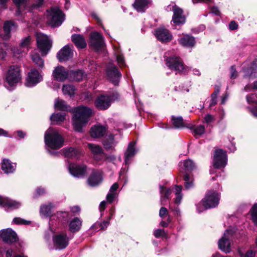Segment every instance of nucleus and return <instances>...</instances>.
<instances>
[{"mask_svg":"<svg viewBox=\"0 0 257 257\" xmlns=\"http://www.w3.org/2000/svg\"><path fill=\"white\" fill-rule=\"evenodd\" d=\"M57 218L58 222L61 223L62 224H65L68 222L70 217L69 214L68 212L60 211L58 212L56 214L53 215L50 218L49 221V229L51 232H53V220Z\"/></svg>","mask_w":257,"mask_h":257,"instance_id":"20","label":"nucleus"},{"mask_svg":"<svg viewBox=\"0 0 257 257\" xmlns=\"http://www.w3.org/2000/svg\"><path fill=\"white\" fill-rule=\"evenodd\" d=\"M166 64L168 68L177 72H184L186 68L181 59L176 56H168L167 53L165 55Z\"/></svg>","mask_w":257,"mask_h":257,"instance_id":"9","label":"nucleus"},{"mask_svg":"<svg viewBox=\"0 0 257 257\" xmlns=\"http://www.w3.org/2000/svg\"><path fill=\"white\" fill-rule=\"evenodd\" d=\"M73 112L72 121L73 128L76 132H82L83 127L87 123L92 114V110L89 107L80 105L74 108Z\"/></svg>","mask_w":257,"mask_h":257,"instance_id":"1","label":"nucleus"},{"mask_svg":"<svg viewBox=\"0 0 257 257\" xmlns=\"http://www.w3.org/2000/svg\"><path fill=\"white\" fill-rule=\"evenodd\" d=\"M151 3V0H136L133 6L137 12L143 13Z\"/></svg>","mask_w":257,"mask_h":257,"instance_id":"32","label":"nucleus"},{"mask_svg":"<svg viewBox=\"0 0 257 257\" xmlns=\"http://www.w3.org/2000/svg\"><path fill=\"white\" fill-rule=\"evenodd\" d=\"M0 237L4 242L8 244L15 242L18 239L15 231L10 228L1 230Z\"/></svg>","mask_w":257,"mask_h":257,"instance_id":"18","label":"nucleus"},{"mask_svg":"<svg viewBox=\"0 0 257 257\" xmlns=\"http://www.w3.org/2000/svg\"><path fill=\"white\" fill-rule=\"evenodd\" d=\"M136 143L131 142L128 144L127 150L125 153V163L128 165L130 161L137 153V150L135 148Z\"/></svg>","mask_w":257,"mask_h":257,"instance_id":"29","label":"nucleus"},{"mask_svg":"<svg viewBox=\"0 0 257 257\" xmlns=\"http://www.w3.org/2000/svg\"><path fill=\"white\" fill-rule=\"evenodd\" d=\"M251 219L253 222L257 226V203H255L251 210Z\"/></svg>","mask_w":257,"mask_h":257,"instance_id":"53","label":"nucleus"},{"mask_svg":"<svg viewBox=\"0 0 257 257\" xmlns=\"http://www.w3.org/2000/svg\"><path fill=\"white\" fill-rule=\"evenodd\" d=\"M114 136L112 134H109L105 138L103 141V145L106 150L113 149L116 145L114 141Z\"/></svg>","mask_w":257,"mask_h":257,"instance_id":"39","label":"nucleus"},{"mask_svg":"<svg viewBox=\"0 0 257 257\" xmlns=\"http://www.w3.org/2000/svg\"><path fill=\"white\" fill-rule=\"evenodd\" d=\"M106 75L109 81L114 85H117L119 83L121 74L117 68L111 65L107 67Z\"/></svg>","mask_w":257,"mask_h":257,"instance_id":"17","label":"nucleus"},{"mask_svg":"<svg viewBox=\"0 0 257 257\" xmlns=\"http://www.w3.org/2000/svg\"><path fill=\"white\" fill-rule=\"evenodd\" d=\"M238 252L240 257H254V252L251 250H248L245 254H243L240 250H238Z\"/></svg>","mask_w":257,"mask_h":257,"instance_id":"60","label":"nucleus"},{"mask_svg":"<svg viewBox=\"0 0 257 257\" xmlns=\"http://www.w3.org/2000/svg\"><path fill=\"white\" fill-rule=\"evenodd\" d=\"M227 156L226 152L222 149L215 151L213 159V166L215 169L224 168L227 165Z\"/></svg>","mask_w":257,"mask_h":257,"instance_id":"10","label":"nucleus"},{"mask_svg":"<svg viewBox=\"0 0 257 257\" xmlns=\"http://www.w3.org/2000/svg\"><path fill=\"white\" fill-rule=\"evenodd\" d=\"M17 25L13 21H7L4 25V34L2 36L3 39L7 40L11 37V33L17 30Z\"/></svg>","mask_w":257,"mask_h":257,"instance_id":"27","label":"nucleus"},{"mask_svg":"<svg viewBox=\"0 0 257 257\" xmlns=\"http://www.w3.org/2000/svg\"><path fill=\"white\" fill-rule=\"evenodd\" d=\"M44 141L46 145L52 149H59L64 144V139L58 132L50 127L45 134Z\"/></svg>","mask_w":257,"mask_h":257,"instance_id":"4","label":"nucleus"},{"mask_svg":"<svg viewBox=\"0 0 257 257\" xmlns=\"http://www.w3.org/2000/svg\"><path fill=\"white\" fill-rule=\"evenodd\" d=\"M112 102V97L107 94H101L98 96L94 102L95 106L99 110L108 109Z\"/></svg>","mask_w":257,"mask_h":257,"instance_id":"15","label":"nucleus"},{"mask_svg":"<svg viewBox=\"0 0 257 257\" xmlns=\"http://www.w3.org/2000/svg\"><path fill=\"white\" fill-rule=\"evenodd\" d=\"M42 76L36 69H32L28 73L25 85L29 87L35 86L42 80Z\"/></svg>","mask_w":257,"mask_h":257,"instance_id":"16","label":"nucleus"},{"mask_svg":"<svg viewBox=\"0 0 257 257\" xmlns=\"http://www.w3.org/2000/svg\"><path fill=\"white\" fill-rule=\"evenodd\" d=\"M246 62L243 64L242 67V71L244 74V78H254L257 77V60H254L250 64V66L248 68H245Z\"/></svg>","mask_w":257,"mask_h":257,"instance_id":"23","label":"nucleus"},{"mask_svg":"<svg viewBox=\"0 0 257 257\" xmlns=\"http://www.w3.org/2000/svg\"><path fill=\"white\" fill-rule=\"evenodd\" d=\"M154 235L156 238H159L161 236H164L167 238V234L164 229H157L154 231Z\"/></svg>","mask_w":257,"mask_h":257,"instance_id":"56","label":"nucleus"},{"mask_svg":"<svg viewBox=\"0 0 257 257\" xmlns=\"http://www.w3.org/2000/svg\"><path fill=\"white\" fill-rule=\"evenodd\" d=\"M36 37L38 48L42 56H45L52 47V42L47 35L41 33H37Z\"/></svg>","mask_w":257,"mask_h":257,"instance_id":"8","label":"nucleus"},{"mask_svg":"<svg viewBox=\"0 0 257 257\" xmlns=\"http://www.w3.org/2000/svg\"><path fill=\"white\" fill-rule=\"evenodd\" d=\"M173 189L175 190L176 197L174 202L171 203L170 204L169 208L174 214L179 215L180 214V210L178 206L182 199V194L181 193L182 186L181 185H175Z\"/></svg>","mask_w":257,"mask_h":257,"instance_id":"14","label":"nucleus"},{"mask_svg":"<svg viewBox=\"0 0 257 257\" xmlns=\"http://www.w3.org/2000/svg\"><path fill=\"white\" fill-rule=\"evenodd\" d=\"M246 98L248 103H253L255 105L254 107L250 108L249 111L253 116L257 117V94L253 93L247 95Z\"/></svg>","mask_w":257,"mask_h":257,"instance_id":"31","label":"nucleus"},{"mask_svg":"<svg viewBox=\"0 0 257 257\" xmlns=\"http://www.w3.org/2000/svg\"><path fill=\"white\" fill-rule=\"evenodd\" d=\"M71 77L75 81H79L85 77V74L82 70H78L73 71L70 74Z\"/></svg>","mask_w":257,"mask_h":257,"instance_id":"48","label":"nucleus"},{"mask_svg":"<svg viewBox=\"0 0 257 257\" xmlns=\"http://www.w3.org/2000/svg\"><path fill=\"white\" fill-rule=\"evenodd\" d=\"M178 42L183 46L192 47L196 43L195 38L189 35H185L183 37L178 39Z\"/></svg>","mask_w":257,"mask_h":257,"instance_id":"33","label":"nucleus"},{"mask_svg":"<svg viewBox=\"0 0 257 257\" xmlns=\"http://www.w3.org/2000/svg\"><path fill=\"white\" fill-rule=\"evenodd\" d=\"M214 120V117L213 115L210 114H207L204 117V122L209 124L210 123Z\"/></svg>","mask_w":257,"mask_h":257,"instance_id":"59","label":"nucleus"},{"mask_svg":"<svg viewBox=\"0 0 257 257\" xmlns=\"http://www.w3.org/2000/svg\"><path fill=\"white\" fill-rule=\"evenodd\" d=\"M219 195L215 191H208L205 197L196 205L197 212L201 213L206 209L216 207L219 204Z\"/></svg>","mask_w":257,"mask_h":257,"instance_id":"3","label":"nucleus"},{"mask_svg":"<svg viewBox=\"0 0 257 257\" xmlns=\"http://www.w3.org/2000/svg\"><path fill=\"white\" fill-rule=\"evenodd\" d=\"M238 27V24L234 21H231L229 24V28L231 30H237Z\"/></svg>","mask_w":257,"mask_h":257,"instance_id":"63","label":"nucleus"},{"mask_svg":"<svg viewBox=\"0 0 257 257\" xmlns=\"http://www.w3.org/2000/svg\"><path fill=\"white\" fill-rule=\"evenodd\" d=\"M167 11H172L174 13L172 21L176 26L183 25L185 22V18L183 15V11L178 8L175 4L169 5L167 8Z\"/></svg>","mask_w":257,"mask_h":257,"instance_id":"11","label":"nucleus"},{"mask_svg":"<svg viewBox=\"0 0 257 257\" xmlns=\"http://www.w3.org/2000/svg\"><path fill=\"white\" fill-rule=\"evenodd\" d=\"M44 0H36L30 7H27V10H26L29 12L38 9L42 6Z\"/></svg>","mask_w":257,"mask_h":257,"instance_id":"52","label":"nucleus"},{"mask_svg":"<svg viewBox=\"0 0 257 257\" xmlns=\"http://www.w3.org/2000/svg\"><path fill=\"white\" fill-rule=\"evenodd\" d=\"M73 56V51L69 45L63 47L57 54V57L60 62L68 60Z\"/></svg>","mask_w":257,"mask_h":257,"instance_id":"24","label":"nucleus"},{"mask_svg":"<svg viewBox=\"0 0 257 257\" xmlns=\"http://www.w3.org/2000/svg\"><path fill=\"white\" fill-rule=\"evenodd\" d=\"M112 214L107 218L106 220H104L102 222L96 223L95 225H98L101 229L104 230L109 224V220L111 218Z\"/></svg>","mask_w":257,"mask_h":257,"instance_id":"55","label":"nucleus"},{"mask_svg":"<svg viewBox=\"0 0 257 257\" xmlns=\"http://www.w3.org/2000/svg\"><path fill=\"white\" fill-rule=\"evenodd\" d=\"M172 121L174 127L176 128H181L184 127H189V125H187L185 122L184 121L181 116H172Z\"/></svg>","mask_w":257,"mask_h":257,"instance_id":"41","label":"nucleus"},{"mask_svg":"<svg viewBox=\"0 0 257 257\" xmlns=\"http://www.w3.org/2000/svg\"><path fill=\"white\" fill-rule=\"evenodd\" d=\"M53 205L51 203H48L47 204H43L41 206L40 208V213L41 216L45 217H51L52 212V208Z\"/></svg>","mask_w":257,"mask_h":257,"instance_id":"36","label":"nucleus"},{"mask_svg":"<svg viewBox=\"0 0 257 257\" xmlns=\"http://www.w3.org/2000/svg\"><path fill=\"white\" fill-rule=\"evenodd\" d=\"M47 13L48 21L52 27L60 26L64 21V14L58 7H52Z\"/></svg>","mask_w":257,"mask_h":257,"instance_id":"6","label":"nucleus"},{"mask_svg":"<svg viewBox=\"0 0 257 257\" xmlns=\"http://www.w3.org/2000/svg\"><path fill=\"white\" fill-rule=\"evenodd\" d=\"M116 196V193H111L109 192L106 196V199L107 202L109 203H111L114 200Z\"/></svg>","mask_w":257,"mask_h":257,"instance_id":"61","label":"nucleus"},{"mask_svg":"<svg viewBox=\"0 0 257 257\" xmlns=\"http://www.w3.org/2000/svg\"><path fill=\"white\" fill-rule=\"evenodd\" d=\"M82 225V221L78 217L73 218L69 223V230L72 233L79 231Z\"/></svg>","mask_w":257,"mask_h":257,"instance_id":"35","label":"nucleus"},{"mask_svg":"<svg viewBox=\"0 0 257 257\" xmlns=\"http://www.w3.org/2000/svg\"><path fill=\"white\" fill-rule=\"evenodd\" d=\"M106 128L100 125H96L92 127L90 131V134L92 137L97 138H100L105 134Z\"/></svg>","mask_w":257,"mask_h":257,"instance_id":"30","label":"nucleus"},{"mask_svg":"<svg viewBox=\"0 0 257 257\" xmlns=\"http://www.w3.org/2000/svg\"><path fill=\"white\" fill-rule=\"evenodd\" d=\"M13 222L17 224H25L28 225L30 224V221L26 220L20 217H15L14 218Z\"/></svg>","mask_w":257,"mask_h":257,"instance_id":"57","label":"nucleus"},{"mask_svg":"<svg viewBox=\"0 0 257 257\" xmlns=\"http://www.w3.org/2000/svg\"><path fill=\"white\" fill-rule=\"evenodd\" d=\"M53 235L52 236L53 247L50 249L55 250H62L66 248L69 244L70 241L72 238L68 235L66 231H60L55 232L53 229Z\"/></svg>","mask_w":257,"mask_h":257,"instance_id":"5","label":"nucleus"},{"mask_svg":"<svg viewBox=\"0 0 257 257\" xmlns=\"http://www.w3.org/2000/svg\"><path fill=\"white\" fill-rule=\"evenodd\" d=\"M31 42L32 38L30 36H27L22 39L20 44L21 50L18 52V53L20 54L22 52H27L29 49L31 48Z\"/></svg>","mask_w":257,"mask_h":257,"instance_id":"38","label":"nucleus"},{"mask_svg":"<svg viewBox=\"0 0 257 257\" xmlns=\"http://www.w3.org/2000/svg\"><path fill=\"white\" fill-rule=\"evenodd\" d=\"M234 231L229 229L225 231L223 235L218 241V248L225 253H229L231 251V244L234 238Z\"/></svg>","mask_w":257,"mask_h":257,"instance_id":"7","label":"nucleus"},{"mask_svg":"<svg viewBox=\"0 0 257 257\" xmlns=\"http://www.w3.org/2000/svg\"><path fill=\"white\" fill-rule=\"evenodd\" d=\"M155 35L157 39L162 43L170 42L173 38L170 31L164 28H159L155 31Z\"/></svg>","mask_w":257,"mask_h":257,"instance_id":"21","label":"nucleus"},{"mask_svg":"<svg viewBox=\"0 0 257 257\" xmlns=\"http://www.w3.org/2000/svg\"><path fill=\"white\" fill-rule=\"evenodd\" d=\"M0 206L13 210L20 207L21 203L20 202L11 199L8 197L0 196Z\"/></svg>","mask_w":257,"mask_h":257,"instance_id":"25","label":"nucleus"},{"mask_svg":"<svg viewBox=\"0 0 257 257\" xmlns=\"http://www.w3.org/2000/svg\"><path fill=\"white\" fill-rule=\"evenodd\" d=\"M160 192L161 195L160 201L162 205H164V201L166 199H170V195L172 192L170 188H167L162 185H160Z\"/></svg>","mask_w":257,"mask_h":257,"instance_id":"40","label":"nucleus"},{"mask_svg":"<svg viewBox=\"0 0 257 257\" xmlns=\"http://www.w3.org/2000/svg\"><path fill=\"white\" fill-rule=\"evenodd\" d=\"M1 50L0 51V57L4 59L7 55V51L9 50V46L7 43L4 42L1 46Z\"/></svg>","mask_w":257,"mask_h":257,"instance_id":"54","label":"nucleus"},{"mask_svg":"<svg viewBox=\"0 0 257 257\" xmlns=\"http://www.w3.org/2000/svg\"><path fill=\"white\" fill-rule=\"evenodd\" d=\"M184 180L185 188L186 189H190L193 187V179L189 174H186L184 175Z\"/></svg>","mask_w":257,"mask_h":257,"instance_id":"49","label":"nucleus"},{"mask_svg":"<svg viewBox=\"0 0 257 257\" xmlns=\"http://www.w3.org/2000/svg\"><path fill=\"white\" fill-rule=\"evenodd\" d=\"M1 168L5 173H11L15 171L16 165L13 164L9 160L5 159L2 161Z\"/></svg>","mask_w":257,"mask_h":257,"instance_id":"37","label":"nucleus"},{"mask_svg":"<svg viewBox=\"0 0 257 257\" xmlns=\"http://www.w3.org/2000/svg\"><path fill=\"white\" fill-rule=\"evenodd\" d=\"M102 180V172L101 171L93 170L87 179V182L89 186L95 187L100 184Z\"/></svg>","mask_w":257,"mask_h":257,"instance_id":"22","label":"nucleus"},{"mask_svg":"<svg viewBox=\"0 0 257 257\" xmlns=\"http://www.w3.org/2000/svg\"><path fill=\"white\" fill-rule=\"evenodd\" d=\"M22 80L20 68L18 66H11L5 76L4 86L10 91L13 90Z\"/></svg>","mask_w":257,"mask_h":257,"instance_id":"2","label":"nucleus"},{"mask_svg":"<svg viewBox=\"0 0 257 257\" xmlns=\"http://www.w3.org/2000/svg\"><path fill=\"white\" fill-rule=\"evenodd\" d=\"M46 193V190L42 187H38L35 193L34 194V197L37 198L40 196L43 195Z\"/></svg>","mask_w":257,"mask_h":257,"instance_id":"58","label":"nucleus"},{"mask_svg":"<svg viewBox=\"0 0 257 257\" xmlns=\"http://www.w3.org/2000/svg\"><path fill=\"white\" fill-rule=\"evenodd\" d=\"M71 41L78 49H84L87 46L84 37L80 34H73L71 36Z\"/></svg>","mask_w":257,"mask_h":257,"instance_id":"28","label":"nucleus"},{"mask_svg":"<svg viewBox=\"0 0 257 257\" xmlns=\"http://www.w3.org/2000/svg\"><path fill=\"white\" fill-rule=\"evenodd\" d=\"M68 170L69 173L74 177L82 178L86 175V166L83 164H70Z\"/></svg>","mask_w":257,"mask_h":257,"instance_id":"19","label":"nucleus"},{"mask_svg":"<svg viewBox=\"0 0 257 257\" xmlns=\"http://www.w3.org/2000/svg\"><path fill=\"white\" fill-rule=\"evenodd\" d=\"M230 78L232 79H235L237 76V73L234 66H232L230 69Z\"/></svg>","mask_w":257,"mask_h":257,"instance_id":"62","label":"nucleus"},{"mask_svg":"<svg viewBox=\"0 0 257 257\" xmlns=\"http://www.w3.org/2000/svg\"><path fill=\"white\" fill-rule=\"evenodd\" d=\"M66 114L64 112L53 113L50 117L52 122H55L57 124L63 122L65 119Z\"/></svg>","mask_w":257,"mask_h":257,"instance_id":"43","label":"nucleus"},{"mask_svg":"<svg viewBox=\"0 0 257 257\" xmlns=\"http://www.w3.org/2000/svg\"><path fill=\"white\" fill-rule=\"evenodd\" d=\"M15 5L17 6L18 8V11H17V15H20L21 14L20 9L21 7L24 6V10H27V5L28 2L29 0H12Z\"/></svg>","mask_w":257,"mask_h":257,"instance_id":"46","label":"nucleus"},{"mask_svg":"<svg viewBox=\"0 0 257 257\" xmlns=\"http://www.w3.org/2000/svg\"><path fill=\"white\" fill-rule=\"evenodd\" d=\"M75 91V87L72 85H64L63 86L62 91L64 95H68L71 97L74 96Z\"/></svg>","mask_w":257,"mask_h":257,"instance_id":"45","label":"nucleus"},{"mask_svg":"<svg viewBox=\"0 0 257 257\" xmlns=\"http://www.w3.org/2000/svg\"><path fill=\"white\" fill-rule=\"evenodd\" d=\"M88 147L92 154L93 159L99 165L101 164L106 160V155L100 146L93 144H88Z\"/></svg>","mask_w":257,"mask_h":257,"instance_id":"13","label":"nucleus"},{"mask_svg":"<svg viewBox=\"0 0 257 257\" xmlns=\"http://www.w3.org/2000/svg\"><path fill=\"white\" fill-rule=\"evenodd\" d=\"M167 213H168L167 209L164 207H162L160 209L159 216L161 218H163L165 216V215L167 214Z\"/></svg>","mask_w":257,"mask_h":257,"instance_id":"64","label":"nucleus"},{"mask_svg":"<svg viewBox=\"0 0 257 257\" xmlns=\"http://www.w3.org/2000/svg\"><path fill=\"white\" fill-rule=\"evenodd\" d=\"M191 130H193V134L195 138H197L205 133V127L203 125H199L195 127L189 126Z\"/></svg>","mask_w":257,"mask_h":257,"instance_id":"44","label":"nucleus"},{"mask_svg":"<svg viewBox=\"0 0 257 257\" xmlns=\"http://www.w3.org/2000/svg\"><path fill=\"white\" fill-rule=\"evenodd\" d=\"M183 163L184 169L186 171H192L196 168L195 163L190 159L185 160Z\"/></svg>","mask_w":257,"mask_h":257,"instance_id":"50","label":"nucleus"},{"mask_svg":"<svg viewBox=\"0 0 257 257\" xmlns=\"http://www.w3.org/2000/svg\"><path fill=\"white\" fill-rule=\"evenodd\" d=\"M115 54L116 55L117 63L119 67H121L125 66L124 57L121 53L118 51H115Z\"/></svg>","mask_w":257,"mask_h":257,"instance_id":"51","label":"nucleus"},{"mask_svg":"<svg viewBox=\"0 0 257 257\" xmlns=\"http://www.w3.org/2000/svg\"><path fill=\"white\" fill-rule=\"evenodd\" d=\"M31 57L33 62L37 65L38 67L40 68H42L44 67V60L40 57L39 54H32Z\"/></svg>","mask_w":257,"mask_h":257,"instance_id":"47","label":"nucleus"},{"mask_svg":"<svg viewBox=\"0 0 257 257\" xmlns=\"http://www.w3.org/2000/svg\"><path fill=\"white\" fill-rule=\"evenodd\" d=\"M55 108L61 111H67L69 110V106L66 104V102L59 98L56 99L54 103Z\"/></svg>","mask_w":257,"mask_h":257,"instance_id":"42","label":"nucleus"},{"mask_svg":"<svg viewBox=\"0 0 257 257\" xmlns=\"http://www.w3.org/2000/svg\"><path fill=\"white\" fill-rule=\"evenodd\" d=\"M64 156L71 159H78L81 155V153L77 149L69 148L63 150Z\"/></svg>","mask_w":257,"mask_h":257,"instance_id":"34","label":"nucleus"},{"mask_svg":"<svg viewBox=\"0 0 257 257\" xmlns=\"http://www.w3.org/2000/svg\"><path fill=\"white\" fill-rule=\"evenodd\" d=\"M69 71L61 66H58L55 68L53 72L54 78L57 81H63L68 77Z\"/></svg>","mask_w":257,"mask_h":257,"instance_id":"26","label":"nucleus"},{"mask_svg":"<svg viewBox=\"0 0 257 257\" xmlns=\"http://www.w3.org/2000/svg\"><path fill=\"white\" fill-rule=\"evenodd\" d=\"M90 47L96 51L101 50L105 46L103 37L99 33L95 32L90 34Z\"/></svg>","mask_w":257,"mask_h":257,"instance_id":"12","label":"nucleus"}]
</instances>
